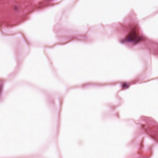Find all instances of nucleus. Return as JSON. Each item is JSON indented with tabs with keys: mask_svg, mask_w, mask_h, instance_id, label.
<instances>
[{
	"mask_svg": "<svg viewBox=\"0 0 158 158\" xmlns=\"http://www.w3.org/2000/svg\"><path fill=\"white\" fill-rule=\"evenodd\" d=\"M143 40V37L139 36L137 30L134 29L132 30L126 38L122 40L121 42L122 43H124L126 41L137 43Z\"/></svg>",
	"mask_w": 158,
	"mask_h": 158,
	"instance_id": "nucleus-1",
	"label": "nucleus"
},
{
	"mask_svg": "<svg viewBox=\"0 0 158 158\" xmlns=\"http://www.w3.org/2000/svg\"><path fill=\"white\" fill-rule=\"evenodd\" d=\"M122 85H123V87L125 89L128 88L130 85L129 83L125 82L122 83Z\"/></svg>",
	"mask_w": 158,
	"mask_h": 158,
	"instance_id": "nucleus-2",
	"label": "nucleus"
}]
</instances>
